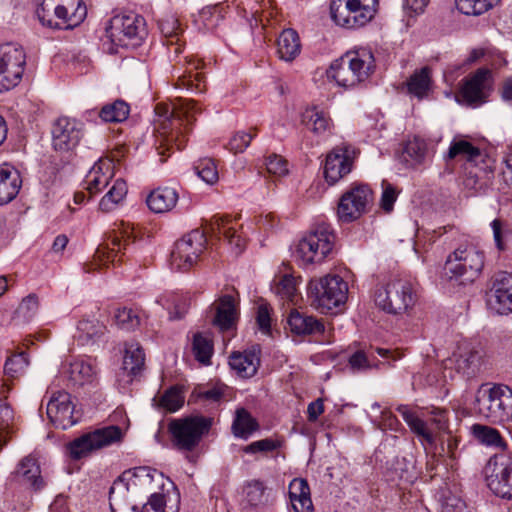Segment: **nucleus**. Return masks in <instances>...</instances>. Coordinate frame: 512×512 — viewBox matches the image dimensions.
<instances>
[{
    "instance_id": "f257e3e1",
    "label": "nucleus",
    "mask_w": 512,
    "mask_h": 512,
    "mask_svg": "<svg viewBox=\"0 0 512 512\" xmlns=\"http://www.w3.org/2000/svg\"><path fill=\"white\" fill-rule=\"evenodd\" d=\"M200 110L193 100L187 99L179 100L172 109L164 104L156 105L155 113L159 117L160 125L155 145L161 162L166 161V158H163L166 151H170L174 146L178 150L185 147L186 133Z\"/></svg>"
},
{
    "instance_id": "f03ea898",
    "label": "nucleus",
    "mask_w": 512,
    "mask_h": 512,
    "mask_svg": "<svg viewBox=\"0 0 512 512\" xmlns=\"http://www.w3.org/2000/svg\"><path fill=\"white\" fill-rule=\"evenodd\" d=\"M373 53L365 48L347 52L335 60L327 70V77L337 85L351 88L367 80L375 69Z\"/></svg>"
},
{
    "instance_id": "7ed1b4c3",
    "label": "nucleus",
    "mask_w": 512,
    "mask_h": 512,
    "mask_svg": "<svg viewBox=\"0 0 512 512\" xmlns=\"http://www.w3.org/2000/svg\"><path fill=\"white\" fill-rule=\"evenodd\" d=\"M475 413L492 423L512 419V389L506 385H483L475 395Z\"/></svg>"
},
{
    "instance_id": "20e7f679",
    "label": "nucleus",
    "mask_w": 512,
    "mask_h": 512,
    "mask_svg": "<svg viewBox=\"0 0 512 512\" xmlns=\"http://www.w3.org/2000/svg\"><path fill=\"white\" fill-rule=\"evenodd\" d=\"M212 423V418L202 415L170 420L167 428L172 447L186 454L194 452L203 437L209 433Z\"/></svg>"
},
{
    "instance_id": "39448f33",
    "label": "nucleus",
    "mask_w": 512,
    "mask_h": 512,
    "mask_svg": "<svg viewBox=\"0 0 512 512\" xmlns=\"http://www.w3.org/2000/svg\"><path fill=\"white\" fill-rule=\"evenodd\" d=\"M335 235L327 224H320L305 235L297 244L295 258L300 266L323 263L333 252Z\"/></svg>"
},
{
    "instance_id": "423d86ee",
    "label": "nucleus",
    "mask_w": 512,
    "mask_h": 512,
    "mask_svg": "<svg viewBox=\"0 0 512 512\" xmlns=\"http://www.w3.org/2000/svg\"><path fill=\"white\" fill-rule=\"evenodd\" d=\"M308 297L313 307L322 313L342 308L348 298V284L338 275H326L310 280Z\"/></svg>"
},
{
    "instance_id": "0eeeda50",
    "label": "nucleus",
    "mask_w": 512,
    "mask_h": 512,
    "mask_svg": "<svg viewBox=\"0 0 512 512\" xmlns=\"http://www.w3.org/2000/svg\"><path fill=\"white\" fill-rule=\"evenodd\" d=\"M374 301L383 311L390 314H400L414 306L416 292L410 281L394 278L377 286Z\"/></svg>"
},
{
    "instance_id": "6e6552de",
    "label": "nucleus",
    "mask_w": 512,
    "mask_h": 512,
    "mask_svg": "<svg viewBox=\"0 0 512 512\" xmlns=\"http://www.w3.org/2000/svg\"><path fill=\"white\" fill-rule=\"evenodd\" d=\"M483 251L472 244L461 245L452 252L445 262V273L450 279L462 283L473 282L484 267Z\"/></svg>"
},
{
    "instance_id": "1a4fd4ad",
    "label": "nucleus",
    "mask_w": 512,
    "mask_h": 512,
    "mask_svg": "<svg viewBox=\"0 0 512 512\" xmlns=\"http://www.w3.org/2000/svg\"><path fill=\"white\" fill-rule=\"evenodd\" d=\"M106 34L116 47L135 48L147 36L146 23L142 16L134 13L116 15L110 20Z\"/></svg>"
},
{
    "instance_id": "9d476101",
    "label": "nucleus",
    "mask_w": 512,
    "mask_h": 512,
    "mask_svg": "<svg viewBox=\"0 0 512 512\" xmlns=\"http://www.w3.org/2000/svg\"><path fill=\"white\" fill-rule=\"evenodd\" d=\"M122 431L118 426H107L84 433L66 445L67 453L73 460L88 457L94 451L120 441Z\"/></svg>"
},
{
    "instance_id": "9b49d317",
    "label": "nucleus",
    "mask_w": 512,
    "mask_h": 512,
    "mask_svg": "<svg viewBox=\"0 0 512 512\" xmlns=\"http://www.w3.org/2000/svg\"><path fill=\"white\" fill-rule=\"evenodd\" d=\"M25 64L26 54L21 45L14 42L0 44V93L20 83Z\"/></svg>"
},
{
    "instance_id": "f8f14e48",
    "label": "nucleus",
    "mask_w": 512,
    "mask_h": 512,
    "mask_svg": "<svg viewBox=\"0 0 512 512\" xmlns=\"http://www.w3.org/2000/svg\"><path fill=\"white\" fill-rule=\"evenodd\" d=\"M207 238L200 229H194L176 241L170 256V264L178 271L190 270L206 249Z\"/></svg>"
},
{
    "instance_id": "ddd939ff",
    "label": "nucleus",
    "mask_w": 512,
    "mask_h": 512,
    "mask_svg": "<svg viewBox=\"0 0 512 512\" xmlns=\"http://www.w3.org/2000/svg\"><path fill=\"white\" fill-rule=\"evenodd\" d=\"M373 201V192L366 184L350 187L340 198L337 215L340 221L350 223L368 211Z\"/></svg>"
},
{
    "instance_id": "4468645a",
    "label": "nucleus",
    "mask_w": 512,
    "mask_h": 512,
    "mask_svg": "<svg viewBox=\"0 0 512 512\" xmlns=\"http://www.w3.org/2000/svg\"><path fill=\"white\" fill-rule=\"evenodd\" d=\"M359 151L353 145L342 143L334 147L326 156L324 177L329 185H334L353 169Z\"/></svg>"
},
{
    "instance_id": "2eb2a0df",
    "label": "nucleus",
    "mask_w": 512,
    "mask_h": 512,
    "mask_svg": "<svg viewBox=\"0 0 512 512\" xmlns=\"http://www.w3.org/2000/svg\"><path fill=\"white\" fill-rule=\"evenodd\" d=\"M488 467L492 474L488 486L497 496L512 500V453H496L490 457Z\"/></svg>"
},
{
    "instance_id": "dca6fc26",
    "label": "nucleus",
    "mask_w": 512,
    "mask_h": 512,
    "mask_svg": "<svg viewBox=\"0 0 512 512\" xmlns=\"http://www.w3.org/2000/svg\"><path fill=\"white\" fill-rule=\"evenodd\" d=\"M83 124L76 119L60 117L52 127V146L56 151L69 152L79 144Z\"/></svg>"
},
{
    "instance_id": "f3484780",
    "label": "nucleus",
    "mask_w": 512,
    "mask_h": 512,
    "mask_svg": "<svg viewBox=\"0 0 512 512\" xmlns=\"http://www.w3.org/2000/svg\"><path fill=\"white\" fill-rule=\"evenodd\" d=\"M46 413L50 422L56 428L62 430H66L77 423V419L74 417L71 395L63 390L52 393L47 403Z\"/></svg>"
},
{
    "instance_id": "a211bd4d",
    "label": "nucleus",
    "mask_w": 512,
    "mask_h": 512,
    "mask_svg": "<svg viewBox=\"0 0 512 512\" xmlns=\"http://www.w3.org/2000/svg\"><path fill=\"white\" fill-rule=\"evenodd\" d=\"M156 474H158L156 470L145 466L125 471L110 488L109 500L111 508L113 507V501L116 500V495L122 491H129L137 487L149 489Z\"/></svg>"
},
{
    "instance_id": "6ab92c4d",
    "label": "nucleus",
    "mask_w": 512,
    "mask_h": 512,
    "mask_svg": "<svg viewBox=\"0 0 512 512\" xmlns=\"http://www.w3.org/2000/svg\"><path fill=\"white\" fill-rule=\"evenodd\" d=\"M62 374L74 388L93 386L98 381V368L92 359H75L64 364Z\"/></svg>"
},
{
    "instance_id": "aec40b11",
    "label": "nucleus",
    "mask_w": 512,
    "mask_h": 512,
    "mask_svg": "<svg viewBox=\"0 0 512 512\" xmlns=\"http://www.w3.org/2000/svg\"><path fill=\"white\" fill-rule=\"evenodd\" d=\"M491 83L490 70L480 68L465 79L460 94L468 104H482L489 96Z\"/></svg>"
},
{
    "instance_id": "412c9836",
    "label": "nucleus",
    "mask_w": 512,
    "mask_h": 512,
    "mask_svg": "<svg viewBox=\"0 0 512 512\" xmlns=\"http://www.w3.org/2000/svg\"><path fill=\"white\" fill-rule=\"evenodd\" d=\"M488 305L500 315L512 312V273L500 272L496 275Z\"/></svg>"
},
{
    "instance_id": "4be33fe9",
    "label": "nucleus",
    "mask_w": 512,
    "mask_h": 512,
    "mask_svg": "<svg viewBox=\"0 0 512 512\" xmlns=\"http://www.w3.org/2000/svg\"><path fill=\"white\" fill-rule=\"evenodd\" d=\"M242 226L230 216H214L210 221L213 234L223 235L236 255L241 254L246 247V238L239 231Z\"/></svg>"
},
{
    "instance_id": "5701e85b",
    "label": "nucleus",
    "mask_w": 512,
    "mask_h": 512,
    "mask_svg": "<svg viewBox=\"0 0 512 512\" xmlns=\"http://www.w3.org/2000/svg\"><path fill=\"white\" fill-rule=\"evenodd\" d=\"M434 153V143L416 135L407 140L402 157L408 167L416 169L425 166L432 159Z\"/></svg>"
},
{
    "instance_id": "b1692460",
    "label": "nucleus",
    "mask_w": 512,
    "mask_h": 512,
    "mask_svg": "<svg viewBox=\"0 0 512 512\" xmlns=\"http://www.w3.org/2000/svg\"><path fill=\"white\" fill-rule=\"evenodd\" d=\"M481 360V350L467 341L460 342L453 353L456 370L467 377L479 371Z\"/></svg>"
},
{
    "instance_id": "393cba45",
    "label": "nucleus",
    "mask_w": 512,
    "mask_h": 512,
    "mask_svg": "<svg viewBox=\"0 0 512 512\" xmlns=\"http://www.w3.org/2000/svg\"><path fill=\"white\" fill-rule=\"evenodd\" d=\"M12 476L15 480L29 485L34 490H41L45 486L38 459L31 454L19 461Z\"/></svg>"
},
{
    "instance_id": "a878e982",
    "label": "nucleus",
    "mask_w": 512,
    "mask_h": 512,
    "mask_svg": "<svg viewBox=\"0 0 512 512\" xmlns=\"http://www.w3.org/2000/svg\"><path fill=\"white\" fill-rule=\"evenodd\" d=\"M260 350L256 347L245 351L233 352L229 357V365L241 378L253 377L260 366Z\"/></svg>"
},
{
    "instance_id": "bb28decb",
    "label": "nucleus",
    "mask_w": 512,
    "mask_h": 512,
    "mask_svg": "<svg viewBox=\"0 0 512 512\" xmlns=\"http://www.w3.org/2000/svg\"><path fill=\"white\" fill-rule=\"evenodd\" d=\"M113 177V165L110 160H99L85 177V189L90 196L98 194Z\"/></svg>"
},
{
    "instance_id": "cd10ccee",
    "label": "nucleus",
    "mask_w": 512,
    "mask_h": 512,
    "mask_svg": "<svg viewBox=\"0 0 512 512\" xmlns=\"http://www.w3.org/2000/svg\"><path fill=\"white\" fill-rule=\"evenodd\" d=\"M214 308L212 323L221 331L232 329L238 317L235 299L231 295H224L214 303Z\"/></svg>"
},
{
    "instance_id": "c85d7f7f",
    "label": "nucleus",
    "mask_w": 512,
    "mask_h": 512,
    "mask_svg": "<svg viewBox=\"0 0 512 512\" xmlns=\"http://www.w3.org/2000/svg\"><path fill=\"white\" fill-rule=\"evenodd\" d=\"M21 185V176L15 168L0 165V206L10 203L18 195Z\"/></svg>"
},
{
    "instance_id": "c756f323",
    "label": "nucleus",
    "mask_w": 512,
    "mask_h": 512,
    "mask_svg": "<svg viewBox=\"0 0 512 512\" xmlns=\"http://www.w3.org/2000/svg\"><path fill=\"white\" fill-rule=\"evenodd\" d=\"M303 125L316 136L331 132L333 127L329 114L317 106L308 107L302 113Z\"/></svg>"
},
{
    "instance_id": "7c9ffc66",
    "label": "nucleus",
    "mask_w": 512,
    "mask_h": 512,
    "mask_svg": "<svg viewBox=\"0 0 512 512\" xmlns=\"http://www.w3.org/2000/svg\"><path fill=\"white\" fill-rule=\"evenodd\" d=\"M109 241L112 247L99 246L96 250V257L98 258L101 265H108L114 263L119 252L125 249L130 242V235L127 230L120 232L113 231L109 236Z\"/></svg>"
},
{
    "instance_id": "2f4dec72",
    "label": "nucleus",
    "mask_w": 512,
    "mask_h": 512,
    "mask_svg": "<svg viewBox=\"0 0 512 512\" xmlns=\"http://www.w3.org/2000/svg\"><path fill=\"white\" fill-rule=\"evenodd\" d=\"M287 322L290 330L297 335H312L324 332L323 322L314 316L300 313L297 310L291 311Z\"/></svg>"
},
{
    "instance_id": "473e14b6",
    "label": "nucleus",
    "mask_w": 512,
    "mask_h": 512,
    "mask_svg": "<svg viewBox=\"0 0 512 512\" xmlns=\"http://www.w3.org/2000/svg\"><path fill=\"white\" fill-rule=\"evenodd\" d=\"M474 438L482 445L499 450V453H512L501 433L493 427L474 424L471 427Z\"/></svg>"
},
{
    "instance_id": "72a5a7b5",
    "label": "nucleus",
    "mask_w": 512,
    "mask_h": 512,
    "mask_svg": "<svg viewBox=\"0 0 512 512\" xmlns=\"http://www.w3.org/2000/svg\"><path fill=\"white\" fill-rule=\"evenodd\" d=\"M67 7L62 6V0H42L36 10V15L43 26L61 29L60 15H64Z\"/></svg>"
},
{
    "instance_id": "f704fd0d",
    "label": "nucleus",
    "mask_w": 512,
    "mask_h": 512,
    "mask_svg": "<svg viewBox=\"0 0 512 512\" xmlns=\"http://www.w3.org/2000/svg\"><path fill=\"white\" fill-rule=\"evenodd\" d=\"M178 198V193L174 188L164 187L152 191L148 195L146 202L151 211L165 213L175 207Z\"/></svg>"
},
{
    "instance_id": "c9c22d12",
    "label": "nucleus",
    "mask_w": 512,
    "mask_h": 512,
    "mask_svg": "<svg viewBox=\"0 0 512 512\" xmlns=\"http://www.w3.org/2000/svg\"><path fill=\"white\" fill-rule=\"evenodd\" d=\"M301 51L298 33L293 29H285L281 32L277 41V52L280 59L293 61Z\"/></svg>"
},
{
    "instance_id": "e433bc0d",
    "label": "nucleus",
    "mask_w": 512,
    "mask_h": 512,
    "mask_svg": "<svg viewBox=\"0 0 512 512\" xmlns=\"http://www.w3.org/2000/svg\"><path fill=\"white\" fill-rule=\"evenodd\" d=\"M269 494L265 484L260 480H250L243 487V503L245 506L260 508L267 505Z\"/></svg>"
},
{
    "instance_id": "4c0bfd02",
    "label": "nucleus",
    "mask_w": 512,
    "mask_h": 512,
    "mask_svg": "<svg viewBox=\"0 0 512 512\" xmlns=\"http://www.w3.org/2000/svg\"><path fill=\"white\" fill-rule=\"evenodd\" d=\"M62 6L67 11L60 15L61 29H72L84 21L87 9L82 0H62Z\"/></svg>"
},
{
    "instance_id": "58836bf2",
    "label": "nucleus",
    "mask_w": 512,
    "mask_h": 512,
    "mask_svg": "<svg viewBox=\"0 0 512 512\" xmlns=\"http://www.w3.org/2000/svg\"><path fill=\"white\" fill-rule=\"evenodd\" d=\"M396 410L402 416L403 420L407 423L412 432L421 437L426 443H434V436L427 428L426 423L419 418L416 413L409 408V406L399 405Z\"/></svg>"
},
{
    "instance_id": "ea45409f",
    "label": "nucleus",
    "mask_w": 512,
    "mask_h": 512,
    "mask_svg": "<svg viewBox=\"0 0 512 512\" xmlns=\"http://www.w3.org/2000/svg\"><path fill=\"white\" fill-rule=\"evenodd\" d=\"M192 353L203 365H210L214 353L212 336L207 332H197L192 337Z\"/></svg>"
},
{
    "instance_id": "a19ab883",
    "label": "nucleus",
    "mask_w": 512,
    "mask_h": 512,
    "mask_svg": "<svg viewBox=\"0 0 512 512\" xmlns=\"http://www.w3.org/2000/svg\"><path fill=\"white\" fill-rule=\"evenodd\" d=\"M159 28L164 35L166 40V45L168 47L169 55H174V57H178V55L182 51V46L179 43V23L176 18L173 16H169L165 19H162L159 22Z\"/></svg>"
},
{
    "instance_id": "79ce46f5",
    "label": "nucleus",
    "mask_w": 512,
    "mask_h": 512,
    "mask_svg": "<svg viewBox=\"0 0 512 512\" xmlns=\"http://www.w3.org/2000/svg\"><path fill=\"white\" fill-rule=\"evenodd\" d=\"M127 192L126 182L121 178L116 179L108 192L100 200L99 209L102 212L115 210L124 201Z\"/></svg>"
},
{
    "instance_id": "37998d69",
    "label": "nucleus",
    "mask_w": 512,
    "mask_h": 512,
    "mask_svg": "<svg viewBox=\"0 0 512 512\" xmlns=\"http://www.w3.org/2000/svg\"><path fill=\"white\" fill-rule=\"evenodd\" d=\"M145 354L138 343H130L126 345L123 358V370L128 375L136 376L144 368Z\"/></svg>"
},
{
    "instance_id": "c03bdc74",
    "label": "nucleus",
    "mask_w": 512,
    "mask_h": 512,
    "mask_svg": "<svg viewBox=\"0 0 512 512\" xmlns=\"http://www.w3.org/2000/svg\"><path fill=\"white\" fill-rule=\"evenodd\" d=\"M129 114L130 106L122 99H117L111 103L105 104L98 112L100 119L106 123L124 122Z\"/></svg>"
},
{
    "instance_id": "a18cd8bd",
    "label": "nucleus",
    "mask_w": 512,
    "mask_h": 512,
    "mask_svg": "<svg viewBox=\"0 0 512 512\" xmlns=\"http://www.w3.org/2000/svg\"><path fill=\"white\" fill-rule=\"evenodd\" d=\"M258 429L257 421L244 408H239L235 412V418L232 423L234 436L247 439Z\"/></svg>"
},
{
    "instance_id": "49530a36",
    "label": "nucleus",
    "mask_w": 512,
    "mask_h": 512,
    "mask_svg": "<svg viewBox=\"0 0 512 512\" xmlns=\"http://www.w3.org/2000/svg\"><path fill=\"white\" fill-rule=\"evenodd\" d=\"M431 83V70L428 67H423L410 76L407 88L410 94L421 99L427 95Z\"/></svg>"
},
{
    "instance_id": "de8ad7c7",
    "label": "nucleus",
    "mask_w": 512,
    "mask_h": 512,
    "mask_svg": "<svg viewBox=\"0 0 512 512\" xmlns=\"http://www.w3.org/2000/svg\"><path fill=\"white\" fill-rule=\"evenodd\" d=\"M79 340L82 344L95 342L106 332V326L96 319H83L78 324Z\"/></svg>"
},
{
    "instance_id": "09e8293b",
    "label": "nucleus",
    "mask_w": 512,
    "mask_h": 512,
    "mask_svg": "<svg viewBox=\"0 0 512 512\" xmlns=\"http://www.w3.org/2000/svg\"><path fill=\"white\" fill-rule=\"evenodd\" d=\"M330 16L336 25L346 29H355L348 0H332Z\"/></svg>"
},
{
    "instance_id": "8fccbe9b",
    "label": "nucleus",
    "mask_w": 512,
    "mask_h": 512,
    "mask_svg": "<svg viewBox=\"0 0 512 512\" xmlns=\"http://www.w3.org/2000/svg\"><path fill=\"white\" fill-rule=\"evenodd\" d=\"M273 291L281 299L295 303L298 299L297 280L292 275L285 274L274 280Z\"/></svg>"
},
{
    "instance_id": "3c124183",
    "label": "nucleus",
    "mask_w": 512,
    "mask_h": 512,
    "mask_svg": "<svg viewBox=\"0 0 512 512\" xmlns=\"http://www.w3.org/2000/svg\"><path fill=\"white\" fill-rule=\"evenodd\" d=\"M39 308L38 297L29 294L24 297L13 314V320L17 324H25L33 319Z\"/></svg>"
},
{
    "instance_id": "603ef678",
    "label": "nucleus",
    "mask_w": 512,
    "mask_h": 512,
    "mask_svg": "<svg viewBox=\"0 0 512 512\" xmlns=\"http://www.w3.org/2000/svg\"><path fill=\"white\" fill-rule=\"evenodd\" d=\"M29 365V359L25 352L12 354L4 364V375L7 380L17 379L22 376Z\"/></svg>"
},
{
    "instance_id": "864d4df0",
    "label": "nucleus",
    "mask_w": 512,
    "mask_h": 512,
    "mask_svg": "<svg viewBox=\"0 0 512 512\" xmlns=\"http://www.w3.org/2000/svg\"><path fill=\"white\" fill-rule=\"evenodd\" d=\"M457 156H463L469 163H474L481 156V152L466 140H454L450 144L447 158L454 159Z\"/></svg>"
},
{
    "instance_id": "5fc2aeb1",
    "label": "nucleus",
    "mask_w": 512,
    "mask_h": 512,
    "mask_svg": "<svg viewBox=\"0 0 512 512\" xmlns=\"http://www.w3.org/2000/svg\"><path fill=\"white\" fill-rule=\"evenodd\" d=\"M186 62L189 65V70L187 71L189 73L188 76H183L180 78L182 80V85L186 86L189 90H196L199 93H202L205 91L206 86L204 83V76L199 73L195 72V74H192L193 70H198L200 66L202 65V62L200 60H196L193 58H190L189 60L185 58Z\"/></svg>"
},
{
    "instance_id": "6e6d98bb",
    "label": "nucleus",
    "mask_w": 512,
    "mask_h": 512,
    "mask_svg": "<svg viewBox=\"0 0 512 512\" xmlns=\"http://www.w3.org/2000/svg\"><path fill=\"white\" fill-rule=\"evenodd\" d=\"M499 0H456L458 10L465 15H481Z\"/></svg>"
},
{
    "instance_id": "4d7b16f0",
    "label": "nucleus",
    "mask_w": 512,
    "mask_h": 512,
    "mask_svg": "<svg viewBox=\"0 0 512 512\" xmlns=\"http://www.w3.org/2000/svg\"><path fill=\"white\" fill-rule=\"evenodd\" d=\"M184 403V396L178 387H171L160 397L158 406L168 412H176Z\"/></svg>"
},
{
    "instance_id": "13d9d810",
    "label": "nucleus",
    "mask_w": 512,
    "mask_h": 512,
    "mask_svg": "<svg viewBox=\"0 0 512 512\" xmlns=\"http://www.w3.org/2000/svg\"><path fill=\"white\" fill-rule=\"evenodd\" d=\"M196 174L207 184L213 185L218 179V170L213 159H200L194 166Z\"/></svg>"
},
{
    "instance_id": "bf43d9fd",
    "label": "nucleus",
    "mask_w": 512,
    "mask_h": 512,
    "mask_svg": "<svg viewBox=\"0 0 512 512\" xmlns=\"http://www.w3.org/2000/svg\"><path fill=\"white\" fill-rule=\"evenodd\" d=\"M116 325L124 330H133L140 324V318L131 308H117L114 312Z\"/></svg>"
},
{
    "instance_id": "052dcab7",
    "label": "nucleus",
    "mask_w": 512,
    "mask_h": 512,
    "mask_svg": "<svg viewBox=\"0 0 512 512\" xmlns=\"http://www.w3.org/2000/svg\"><path fill=\"white\" fill-rule=\"evenodd\" d=\"M257 135L255 128L249 131H238L229 140L227 148L230 152L237 154L242 153L250 145L253 138Z\"/></svg>"
},
{
    "instance_id": "680f3d73",
    "label": "nucleus",
    "mask_w": 512,
    "mask_h": 512,
    "mask_svg": "<svg viewBox=\"0 0 512 512\" xmlns=\"http://www.w3.org/2000/svg\"><path fill=\"white\" fill-rule=\"evenodd\" d=\"M349 7L355 29L365 26L376 14V9L362 6L361 4L349 3Z\"/></svg>"
},
{
    "instance_id": "e2e57ef3",
    "label": "nucleus",
    "mask_w": 512,
    "mask_h": 512,
    "mask_svg": "<svg viewBox=\"0 0 512 512\" xmlns=\"http://www.w3.org/2000/svg\"><path fill=\"white\" fill-rule=\"evenodd\" d=\"M13 418L12 408L7 403L0 401V450L7 442V435Z\"/></svg>"
},
{
    "instance_id": "0e129e2a",
    "label": "nucleus",
    "mask_w": 512,
    "mask_h": 512,
    "mask_svg": "<svg viewBox=\"0 0 512 512\" xmlns=\"http://www.w3.org/2000/svg\"><path fill=\"white\" fill-rule=\"evenodd\" d=\"M265 165L267 171L275 176H284L288 173L287 161L277 154L268 156Z\"/></svg>"
},
{
    "instance_id": "69168bd1",
    "label": "nucleus",
    "mask_w": 512,
    "mask_h": 512,
    "mask_svg": "<svg viewBox=\"0 0 512 512\" xmlns=\"http://www.w3.org/2000/svg\"><path fill=\"white\" fill-rule=\"evenodd\" d=\"M382 195L380 199V207L387 213L393 210V205L397 199L396 189L387 181L382 182Z\"/></svg>"
},
{
    "instance_id": "338daca9",
    "label": "nucleus",
    "mask_w": 512,
    "mask_h": 512,
    "mask_svg": "<svg viewBox=\"0 0 512 512\" xmlns=\"http://www.w3.org/2000/svg\"><path fill=\"white\" fill-rule=\"evenodd\" d=\"M280 443L276 440L266 438L254 441L244 448V452L254 454L258 452H270L276 450Z\"/></svg>"
},
{
    "instance_id": "774afa93",
    "label": "nucleus",
    "mask_w": 512,
    "mask_h": 512,
    "mask_svg": "<svg viewBox=\"0 0 512 512\" xmlns=\"http://www.w3.org/2000/svg\"><path fill=\"white\" fill-rule=\"evenodd\" d=\"M256 322L259 329L269 334L271 329L270 309L267 304H260L257 309Z\"/></svg>"
}]
</instances>
